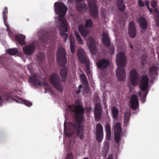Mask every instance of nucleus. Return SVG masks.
<instances>
[{
    "label": "nucleus",
    "instance_id": "22",
    "mask_svg": "<svg viewBox=\"0 0 159 159\" xmlns=\"http://www.w3.org/2000/svg\"><path fill=\"white\" fill-rule=\"evenodd\" d=\"M77 54L79 61L81 64L84 63L86 61V58L84 50L82 49H79Z\"/></svg>",
    "mask_w": 159,
    "mask_h": 159
},
{
    "label": "nucleus",
    "instance_id": "60",
    "mask_svg": "<svg viewBox=\"0 0 159 159\" xmlns=\"http://www.w3.org/2000/svg\"><path fill=\"white\" fill-rule=\"evenodd\" d=\"M142 64H143V66H144V63L143 62H142Z\"/></svg>",
    "mask_w": 159,
    "mask_h": 159
},
{
    "label": "nucleus",
    "instance_id": "35",
    "mask_svg": "<svg viewBox=\"0 0 159 159\" xmlns=\"http://www.w3.org/2000/svg\"><path fill=\"white\" fill-rule=\"evenodd\" d=\"M18 52V49L17 48H9L7 50L9 54L10 55H15Z\"/></svg>",
    "mask_w": 159,
    "mask_h": 159
},
{
    "label": "nucleus",
    "instance_id": "15",
    "mask_svg": "<svg viewBox=\"0 0 159 159\" xmlns=\"http://www.w3.org/2000/svg\"><path fill=\"white\" fill-rule=\"evenodd\" d=\"M87 43L91 53L94 55H95L97 52L96 46L93 38L92 37L89 38L87 40Z\"/></svg>",
    "mask_w": 159,
    "mask_h": 159
},
{
    "label": "nucleus",
    "instance_id": "63",
    "mask_svg": "<svg viewBox=\"0 0 159 159\" xmlns=\"http://www.w3.org/2000/svg\"><path fill=\"white\" fill-rule=\"evenodd\" d=\"M78 101V100H77L76 102H77ZM79 101V102H80L79 101Z\"/></svg>",
    "mask_w": 159,
    "mask_h": 159
},
{
    "label": "nucleus",
    "instance_id": "13",
    "mask_svg": "<svg viewBox=\"0 0 159 159\" xmlns=\"http://www.w3.org/2000/svg\"><path fill=\"white\" fill-rule=\"evenodd\" d=\"M149 82L148 77L146 75H143L141 79L139 87L141 90L145 91L147 88Z\"/></svg>",
    "mask_w": 159,
    "mask_h": 159
},
{
    "label": "nucleus",
    "instance_id": "8",
    "mask_svg": "<svg viewBox=\"0 0 159 159\" xmlns=\"http://www.w3.org/2000/svg\"><path fill=\"white\" fill-rule=\"evenodd\" d=\"M121 132V124L119 122L116 123L114 126V139L115 142L119 143Z\"/></svg>",
    "mask_w": 159,
    "mask_h": 159
},
{
    "label": "nucleus",
    "instance_id": "16",
    "mask_svg": "<svg viewBox=\"0 0 159 159\" xmlns=\"http://www.w3.org/2000/svg\"><path fill=\"white\" fill-rule=\"evenodd\" d=\"M35 49V46L33 43L26 45L23 48V50L24 53L29 56L31 55L34 53Z\"/></svg>",
    "mask_w": 159,
    "mask_h": 159
},
{
    "label": "nucleus",
    "instance_id": "10",
    "mask_svg": "<svg viewBox=\"0 0 159 159\" xmlns=\"http://www.w3.org/2000/svg\"><path fill=\"white\" fill-rule=\"evenodd\" d=\"M103 127L100 123L96 125V139L98 142H101L103 138Z\"/></svg>",
    "mask_w": 159,
    "mask_h": 159
},
{
    "label": "nucleus",
    "instance_id": "20",
    "mask_svg": "<svg viewBox=\"0 0 159 159\" xmlns=\"http://www.w3.org/2000/svg\"><path fill=\"white\" fill-rule=\"evenodd\" d=\"M109 65L110 62L107 59L105 58L99 59L97 63L98 67L99 68L102 70L107 68Z\"/></svg>",
    "mask_w": 159,
    "mask_h": 159
},
{
    "label": "nucleus",
    "instance_id": "43",
    "mask_svg": "<svg viewBox=\"0 0 159 159\" xmlns=\"http://www.w3.org/2000/svg\"><path fill=\"white\" fill-rule=\"evenodd\" d=\"M66 159H73V154L71 153H68Z\"/></svg>",
    "mask_w": 159,
    "mask_h": 159
},
{
    "label": "nucleus",
    "instance_id": "40",
    "mask_svg": "<svg viewBox=\"0 0 159 159\" xmlns=\"http://www.w3.org/2000/svg\"><path fill=\"white\" fill-rule=\"evenodd\" d=\"M111 132H106V139L107 140H109L111 139Z\"/></svg>",
    "mask_w": 159,
    "mask_h": 159
},
{
    "label": "nucleus",
    "instance_id": "27",
    "mask_svg": "<svg viewBox=\"0 0 159 159\" xmlns=\"http://www.w3.org/2000/svg\"><path fill=\"white\" fill-rule=\"evenodd\" d=\"M77 8L78 10L79 11H85L87 9V5L84 2L79 3L77 5Z\"/></svg>",
    "mask_w": 159,
    "mask_h": 159
},
{
    "label": "nucleus",
    "instance_id": "18",
    "mask_svg": "<svg viewBox=\"0 0 159 159\" xmlns=\"http://www.w3.org/2000/svg\"><path fill=\"white\" fill-rule=\"evenodd\" d=\"M128 34L129 36L132 38H135L137 35V31L134 23L133 21H130L129 24Z\"/></svg>",
    "mask_w": 159,
    "mask_h": 159
},
{
    "label": "nucleus",
    "instance_id": "33",
    "mask_svg": "<svg viewBox=\"0 0 159 159\" xmlns=\"http://www.w3.org/2000/svg\"><path fill=\"white\" fill-rule=\"evenodd\" d=\"M130 119L129 114L128 112H126L125 113V116L124 118V125L126 126L128 124Z\"/></svg>",
    "mask_w": 159,
    "mask_h": 159
},
{
    "label": "nucleus",
    "instance_id": "58",
    "mask_svg": "<svg viewBox=\"0 0 159 159\" xmlns=\"http://www.w3.org/2000/svg\"><path fill=\"white\" fill-rule=\"evenodd\" d=\"M83 159H89L87 157H85Z\"/></svg>",
    "mask_w": 159,
    "mask_h": 159
},
{
    "label": "nucleus",
    "instance_id": "28",
    "mask_svg": "<svg viewBox=\"0 0 159 159\" xmlns=\"http://www.w3.org/2000/svg\"><path fill=\"white\" fill-rule=\"evenodd\" d=\"M15 98H13V99L18 103L23 102L24 104L27 106H30L32 104V103L31 102L26 100L22 101V99L19 97L16 96H15Z\"/></svg>",
    "mask_w": 159,
    "mask_h": 159
},
{
    "label": "nucleus",
    "instance_id": "32",
    "mask_svg": "<svg viewBox=\"0 0 159 159\" xmlns=\"http://www.w3.org/2000/svg\"><path fill=\"white\" fill-rule=\"evenodd\" d=\"M75 43L74 39H71L70 40V49L72 53H74L75 51Z\"/></svg>",
    "mask_w": 159,
    "mask_h": 159
},
{
    "label": "nucleus",
    "instance_id": "30",
    "mask_svg": "<svg viewBox=\"0 0 159 159\" xmlns=\"http://www.w3.org/2000/svg\"><path fill=\"white\" fill-rule=\"evenodd\" d=\"M111 109L113 117L116 119L117 118L119 112L118 109L116 107H112Z\"/></svg>",
    "mask_w": 159,
    "mask_h": 159
},
{
    "label": "nucleus",
    "instance_id": "47",
    "mask_svg": "<svg viewBox=\"0 0 159 159\" xmlns=\"http://www.w3.org/2000/svg\"><path fill=\"white\" fill-rule=\"evenodd\" d=\"M145 5L147 7L148 9L150 8L149 7V2L148 1H147L145 2Z\"/></svg>",
    "mask_w": 159,
    "mask_h": 159
},
{
    "label": "nucleus",
    "instance_id": "36",
    "mask_svg": "<svg viewBox=\"0 0 159 159\" xmlns=\"http://www.w3.org/2000/svg\"><path fill=\"white\" fill-rule=\"evenodd\" d=\"M93 26V22L90 19L86 20L84 27L86 28H90Z\"/></svg>",
    "mask_w": 159,
    "mask_h": 159
},
{
    "label": "nucleus",
    "instance_id": "12",
    "mask_svg": "<svg viewBox=\"0 0 159 159\" xmlns=\"http://www.w3.org/2000/svg\"><path fill=\"white\" fill-rule=\"evenodd\" d=\"M40 40L42 43H47L48 42V40L50 39V34L48 33L47 30H41L39 33Z\"/></svg>",
    "mask_w": 159,
    "mask_h": 159
},
{
    "label": "nucleus",
    "instance_id": "44",
    "mask_svg": "<svg viewBox=\"0 0 159 159\" xmlns=\"http://www.w3.org/2000/svg\"><path fill=\"white\" fill-rule=\"evenodd\" d=\"M82 87V85H80L78 87V89L75 91V93L76 94H78L81 92V89Z\"/></svg>",
    "mask_w": 159,
    "mask_h": 159
},
{
    "label": "nucleus",
    "instance_id": "14",
    "mask_svg": "<svg viewBox=\"0 0 159 159\" xmlns=\"http://www.w3.org/2000/svg\"><path fill=\"white\" fill-rule=\"evenodd\" d=\"M29 82L34 86L36 84L39 86L44 85L46 86L48 85V84L46 82H43L41 83L38 79V76L35 74H34L32 76L29 78Z\"/></svg>",
    "mask_w": 159,
    "mask_h": 159
},
{
    "label": "nucleus",
    "instance_id": "42",
    "mask_svg": "<svg viewBox=\"0 0 159 159\" xmlns=\"http://www.w3.org/2000/svg\"><path fill=\"white\" fill-rule=\"evenodd\" d=\"M138 4L140 7H143L144 6V3L142 0H139L138 2Z\"/></svg>",
    "mask_w": 159,
    "mask_h": 159
},
{
    "label": "nucleus",
    "instance_id": "24",
    "mask_svg": "<svg viewBox=\"0 0 159 159\" xmlns=\"http://www.w3.org/2000/svg\"><path fill=\"white\" fill-rule=\"evenodd\" d=\"M8 13V11L7 8V7H5L2 11V16L3 20V21L5 25L7 27V30L8 31V29H9V25L7 24V14Z\"/></svg>",
    "mask_w": 159,
    "mask_h": 159
},
{
    "label": "nucleus",
    "instance_id": "5",
    "mask_svg": "<svg viewBox=\"0 0 159 159\" xmlns=\"http://www.w3.org/2000/svg\"><path fill=\"white\" fill-rule=\"evenodd\" d=\"M59 23L60 35L63 38L64 42H66L68 37V34L65 33L67 32L68 30L67 23L66 19L59 18Z\"/></svg>",
    "mask_w": 159,
    "mask_h": 159
},
{
    "label": "nucleus",
    "instance_id": "1",
    "mask_svg": "<svg viewBox=\"0 0 159 159\" xmlns=\"http://www.w3.org/2000/svg\"><path fill=\"white\" fill-rule=\"evenodd\" d=\"M68 108L70 111L74 113V117L77 124L71 122L67 123L65 121L64 123V134L66 136L70 137L75 132L81 139L84 138V130L82 128L84 127L85 121L84 113L85 110L82 104L79 103L76 105L73 104L69 105Z\"/></svg>",
    "mask_w": 159,
    "mask_h": 159
},
{
    "label": "nucleus",
    "instance_id": "61",
    "mask_svg": "<svg viewBox=\"0 0 159 159\" xmlns=\"http://www.w3.org/2000/svg\"><path fill=\"white\" fill-rule=\"evenodd\" d=\"M87 70H89V68H87Z\"/></svg>",
    "mask_w": 159,
    "mask_h": 159
},
{
    "label": "nucleus",
    "instance_id": "4",
    "mask_svg": "<svg viewBox=\"0 0 159 159\" xmlns=\"http://www.w3.org/2000/svg\"><path fill=\"white\" fill-rule=\"evenodd\" d=\"M55 11L59 17H58V22L59 23V18H65L63 17L65 15L67 11L66 6L61 2H56L54 4Z\"/></svg>",
    "mask_w": 159,
    "mask_h": 159
},
{
    "label": "nucleus",
    "instance_id": "49",
    "mask_svg": "<svg viewBox=\"0 0 159 159\" xmlns=\"http://www.w3.org/2000/svg\"><path fill=\"white\" fill-rule=\"evenodd\" d=\"M107 159H113V155L111 154H109Z\"/></svg>",
    "mask_w": 159,
    "mask_h": 159
},
{
    "label": "nucleus",
    "instance_id": "31",
    "mask_svg": "<svg viewBox=\"0 0 159 159\" xmlns=\"http://www.w3.org/2000/svg\"><path fill=\"white\" fill-rule=\"evenodd\" d=\"M117 4L119 10L121 11H124L125 7L124 3L123 0H118Z\"/></svg>",
    "mask_w": 159,
    "mask_h": 159
},
{
    "label": "nucleus",
    "instance_id": "62",
    "mask_svg": "<svg viewBox=\"0 0 159 159\" xmlns=\"http://www.w3.org/2000/svg\"><path fill=\"white\" fill-rule=\"evenodd\" d=\"M87 75H88V71L87 72Z\"/></svg>",
    "mask_w": 159,
    "mask_h": 159
},
{
    "label": "nucleus",
    "instance_id": "53",
    "mask_svg": "<svg viewBox=\"0 0 159 159\" xmlns=\"http://www.w3.org/2000/svg\"><path fill=\"white\" fill-rule=\"evenodd\" d=\"M141 101L143 102V103H144L146 101V99L144 98H143L142 97V98H141Z\"/></svg>",
    "mask_w": 159,
    "mask_h": 159
},
{
    "label": "nucleus",
    "instance_id": "50",
    "mask_svg": "<svg viewBox=\"0 0 159 159\" xmlns=\"http://www.w3.org/2000/svg\"><path fill=\"white\" fill-rule=\"evenodd\" d=\"M3 103V100L1 96H0V106H2V104Z\"/></svg>",
    "mask_w": 159,
    "mask_h": 159
},
{
    "label": "nucleus",
    "instance_id": "11",
    "mask_svg": "<svg viewBox=\"0 0 159 159\" xmlns=\"http://www.w3.org/2000/svg\"><path fill=\"white\" fill-rule=\"evenodd\" d=\"M129 79L131 84L135 86L137 85L139 79V76L135 69L131 71Z\"/></svg>",
    "mask_w": 159,
    "mask_h": 159
},
{
    "label": "nucleus",
    "instance_id": "9",
    "mask_svg": "<svg viewBox=\"0 0 159 159\" xmlns=\"http://www.w3.org/2000/svg\"><path fill=\"white\" fill-rule=\"evenodd\" d=\"M102 41L103 44L107 47H109L108 50L109 52L113 54L114 52L115 48L114 47L111 46L110 47V41L107 34L104 33L102 34Z\"/></svg>",
    "mask_w": 159,
    "mask_h": 159
},
{
    "label": "nucleus",
    "instance_id": "57",
    "mask_svg": "<svg viewBox=\"0 0 159 159\" xmlns=\"http://www.w3.org/2000/svg\"><path fill=\"white\" fill-rule=\"evenodd\" d=\"M139 96H141V95H142V93L141 92H139Z\"/></svg>",
    "mask_w": 159,
    "mask_h": 159
},
{
    "label": "nucleus",
    "instance_id": "51",
    "mask_svg": "<svg viewBox=\"0 0 159 159\" xmlns=\"http://www.w3.org/2000/svg\"><path fill=\"white\" fill-rule=\"evenodd\" d=\"M147 93H148L147 92H146L145 93H144V95L142 97L143 98H146V96H147Z\"/></svg>",
    "mask_w": 159,
    "mask_h": 159
},
{
    "label": "nucleus",
    "instance_id": "39",
    "mask_svg": "<svg viewBox=\"0 0 159 159\" xmlns=\"http://www.w3.org/2000/svg\"><path fill=\"white\" fill-rule=\"evenodd\" d=\"M157 1L156 0H153L151 2V4L153 8H156L157 7Z\"/></svg>",
    "mask_w": 159,
    "mask_h": 159
},
{
    "label": "nucleus",
    "instance_id": "45",
    "mask_svg": "<svg viewBox=\"0 0 159 159\" xmlns=\"http://www.w3.org/2000/svg\"><path fill=\"white\" fill-rule=\"evenodd\" d=\"M6 97H5L4 98L6 100V101H8L9 100V99L11 98H12L11 96L10 95V94L7 93L6 94Z\"/></svg>",
    "mask_w": 159,
    "mask_h": 159
},
{
    "label": "nucleus",
    "instance_id": "17",
    "mask_svg": "<svg viewBox=\"0 0 159 159\" xmlns=\"http://www.w3.org/2000/svg\"><path fill=\"white\" fill-rule=\"evenodd\" d=\"M94 114L95 119L99 120L102 117V109L101 105L98 103L95 104L94 108Z\"/></svg>",
    "mask_w": 159,
    "mask_h": 159
},
{
    "label": "nucleus",
    "instance_id": "41",
    "mask_svg": "<svg viewBox=\"0 0 159 159\" xmlns=\"http://www.w3.org/2000/svg\"><path fill=\"white\" fill-rule=\"evenodd\" d=\"M106 132H111L110 125L109 124H107L105 127Z\"/></svg>",
    "mask_w": 159,
    "mask_h": 159
},
{
    "label": "nucleus",
    "instance_id": "48",
    "mask_svg": "<svg viewBox=\"0 0 159 159\" xmlns=\"http://www.w3.org/2000/svg\"><path fill=\"white\" fill-rule=\"evenodd\" d=\"M154 9V11L157 14L155 16H157L158 15H159V11L156 8H153Z\"/></svg>",
    "mask_w": 159,
    "mask_h": 159
},
{
    "label": "nucleus",
    "instance_id": "55",
    "mask_svg": "<svg viewBox=\"0 0 159 159\" xmlns=\"http://www.w3.org/2000/svg\"><path fill=\"white\" fill-rule=\"evenodd\" d=\"M75 1L76 2L79 3L82 1V0H75Z\"/></svg>",
    "mask_w": 159,
    "mask_h": 159
},
{
    "label": "nucleus",
    "instance_id": "3",
    "mask_svg": "<svg viewBox=\"0 0 159 159\" xmlns=\"http://www.w3.org/2000/svg\"><path fill=\"white\" fill-rule=\"evenodd\" d=\"M49 81L52 86L59 92L62 93L63 88L59 75L56 73L52 74L49 77Z\"/></svg>",
    "mask_w": 159,
    "mask_h": 159
},
{
    "label": "nucleus",
    "instance_id": "2",
    "mask_svg": "<svg viewBox=\"0 0 159 159\" xmlns=\"http://www.w3.org/2000/svg\"><path fill=\"white\" fill-rule=\"evenodd\" d=\"M116 63L119 66L116 71L117 78L119 81H124L125 79L126 72L124 67L126 63V59L124 52H120L118 54Z\"/></svg>",
    "mask_w": 159,
    "mask_h": 159
},
{
    "label": "nucleus",
    "instance_id": "19",
    "mask_svg": "<svg viewBox=\"0 0 159 159\" xmlns=\"http://www.w3.org/2000/svg\"><path fill=\"white\" fill-rule=\"evenodd\" d=\"M130 104L131 108L135 110L139 107V101L138 97L135 94H133L131 96Z\"/></svg>",
    "mask_w": 159,
    "mask_h": 159
},
{
    "label": "nucleus",
    "instance_id": "21",
    "mask_svg": "<svg viewBox=\"0 0 159 159\" xmlns=\"http://www.w3.org/2000/svg\"><path fill=\"white\" fill-rule=\"evenodd\" d=\"M78 30L81 36L84 37H86L89 33V30L84 27L83 24L78 25Z\"/></svg>",
    "mask_w": 159,
    "mask_h": 159
},
{
    "label": "nucleus",
    "instance_id": "37",
    "mask_svg": "<svg viewBox=\"0 0 159 159\" xmlns=\"http://www.w3.org/2000/svg\"><path fill=\"white\" fill-rule=\"evenodd\" d=\"M80 78L81 80L86 85H88V82L87 80V78L84 74H82L80 75Z\"/></svg>",
    "mask_w": 159,
    "mask_h": 159
},
{
    "label": "nucleus",
    "instance_id": "23",
    "mask_svg": "<svg viewBox=\"0 0 159 159\" xmlns=\"http://www.w3.org/2000/svg\"><path fill=\"white\" fill-rule=\"evenodd\" d=\"M137 20L139 23L140 27L142 29L145 30L148 27V22L145 18L141 17L138 18Z\"/></svg>",
    "mask_w": 159,
    "mask_h": 159
},
{
    "label": "nucleus",
    "instance_id": "7",
    "mask_svg": "<svg viewBox=\"0 0 159 159\" xmlns=\"http://www.w3.org/2000/svg\"><path fill=\"white\" fill-rule=\"evenodd\" d=\"M88 4L91 16L94 19H97L98 17V14L96 3L95 0H89Z\"/></svg>",
    "mask_w": 159,
    "mask_h": 159
},
{
    "label": "nucleus",
    "instance_id": "38",
    "mask_svg": "<svg viewBox=\"0 0 159 159\" xmlns=\"http://www.w3.org/2000/svg\"><path fill=\"white\" fill-rule=\"evenodd\" d=\"M154 17L156 26L159 27V15H158L157 16H155Z\"/></svg>",
    "mask_w": 159,
    "mask_h": 159
},
{
    "label": "nucleus",
    "instance_id": "64",
    "mask_svg": "<svg viewBox=\"0 0 159 159\" xmlns=\"http://www.w3.org/2000/svg\"><path fill=\"white\" fill-rule=\"evenodd\" d=\"M10 33H9V35H10Z\"/></svg>",
    "mask_w": 159,
    "mask_h": 159
},
{
    "label": "nucleus",
    "instance_id": "34",
    "mask_svg": "<svg viewBox=\"0 0 159 159\" xmlns=\"http://www.w3.org/2000/svg\"><path fill=\"white\" fill-rule=\"evenodd\" d=\"M75 34L76 39L78 41V43L80 45L83 44L84 42L79 33L77 32H76L75 33Z\"/></svg>",
    "mask_w": 159,
    "mask_h": 159
},
{
    "label": "nucleus",
    "instance_id": "56",
    "mask_svg": "<svg viewBox=\"0 0 159 159\" xmlns=\"http://www.w3.org/2000/svg\"><path fill=\"white\" fill-rule=\"evenodd\" d=\"M89 89H86L85 90V92H87V93H88V92H89Z\"/></svg>",
    "mask_w": 159,
    "mask_h": 159
},
{
    "label": "nucleus",
    "instance_id": "25",
    "mask_svg": "<svg viewBox=\"0 0 159 159\" xmlns=\"http://www.w3.org/2000/svg\"><path fill=\"white\" fill-rule=\"evenodd\" d=\"M157 69L155 66H153L150 67L149 69V74L150 78L152 79H155V77L157 75Z\"/></svg>",
    "mask_w": 159,
    "mask_h": 159
},
{
    "label": "nucleus",
    "instance_id": "46",
    "mask_svg": "<svg viewBox=\"0 0 159 159\" xmlns=\"http://www.w3.org/2000/svg\"><path fill=\"white\" fill-rule=\"evenodd\" d=\"M38 59L40 61H42L44 59V57L43 55H40L38 56Z\"/></svg>",
    "mask_w": 159,
    "mask_h": 159
},
{
    "label": "nucleus",
    "instance_id": "6",
    "mask_svg": "<svg viewBox=\"0 0 159 159\" xmlns=\"http://www.w3.org/2000/svg\"><path fill=\"white\" fill-rule=\"evenodd\" d=\"M57 56L59 65L61 67L65 66L67 61L65 49L60 47L58 49Z\"/></svg>",
    "mask_w": 159,
    "mask_h": 159
},
{
    "label": "nucleus",
    "instance_id": "29",
    "mask_svg": "<svg viewBox=\"0 0 159 159\" xmlns=\"http://www.w3.org/2000/svg\"><path fill=\"white\" fill-rule=\"evenodd\" d=\"M18 43L21 45L25 44V36L22 35H16L15 37Z\"/></svg>",
    "mask_w": 159,
    "mask_h": 159
},
{
    "label": "nucleus",
    "instance_id": "52",
    "mask_svg": "<svg viewBox=\"0 0 159 159\" xmlns=\"http://www.w3.org/2000/svg\"><path fill=\"white\" fill-rule=\"evenodd\" d=\"M148 10L150 12V14H151L152 12V9L150 7L148 9Z\"/></svg>",
    "mask_w": 159,
    "mask_h": 159
},
{
    "label": "nucleus",
    "instance_id": "54",
    "mask_svg": "<svg viewBox=\"0 0 159 159\" xmlns=\"http://www.w3.org/2000/svg\"><path fill=\"white\" fill-rule=\"evenodd\" d=\"M129 47L130 48H132V49H133V46L131 44H130L129 45Z\"/></svg>",
    "mask_w": 159,
    "mask_h": 159
},
{
    "label": "nucleus",
    "instance_id": "26",
    "mask_svg": "<svg viewBox=\"0 0 159 159\" xmlns=\"http://www.w3.org/2000/svg\"><path fill=\"white\" fill-rule=\"evenodd\" d=\"M67 70L66 68H62L60 71V74L61 76L62 80L63 82H65L66 79Z\"/></svg>",
    "mask_w": 159,
    "mask_h": 159
},
{
    "label": "nucleus",
    "instance_id": "59",
    "mask_svg": "<svg viewBox=\"0 0 159 159\" xmlns=\"http://www.w3.org/2000/svg\"><path fill=\"white\" fill-rule=\"evenodd\" d=\"M103 99L104 100V93H103Z\"/></svg>",
    "mask_w": 159,
    "mask_h": 159
}]
</instances>
